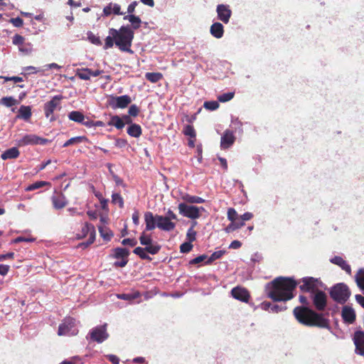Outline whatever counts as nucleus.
<instances>
[{
    "instance_id": "obj_1",
    "label": "nucleus",
    "mask_w": 364,
    "mask_h": 364,
    "mask_svg": "<svg viewBox=\"0 0 364 364\" xmlns=\"http://www.w3.org/2000/svg\"><path fill=\"white\" fill-rule=\"evenodd\" d=\"M298 283L293 278L279 277L266 285V292L274 301H287L294 297Z\"/></svg>"
},
{
    "instance_id": "obj_2",
    "label": "nucleus",
    "mask_w": 364,
    "mask_h": 364,
    "mask_svg": "<svg viewBox=\"0 0 364 364\" xmlns=\"http://www.w3.org/2000/svg\"><path fill=\"white\" fill-rule=\"evenodd\" d=\"M296 319L307 326H316L321 328H329V320L324 315L318 313L308 306H296L293 310Z\"/></svg>"
},
{
    "instance_id": "obj_3",
    "label": "nucleus",
    "mask_w": 364,
    "mask_h": 364,
    "mask_svg": "<svg viewBox=\"0 0 364 364\" xmlns=\"http://www.w3.org/2000/svg\"><path fill=\"white\" fill-rule=\"evenodd\" d=\"M109 34L114 38V44L121 51L132 53L131 50L134 31L129 26H122L119 30L109 28Z\"/></svg>"
},
{
    "instance_id": "obj_4",
    "label": "nucleus",
    "mask_w": 364,
    "mask_h": 364,
    "mask_svg": "<svg viewBox=\"0 0 364 364\" xmlns=\"http://www.w3.org/2000/svg\"><path fill=\"white\" fill-rule=\"evenodd\" d=\"M329 294L333 301L338 304H343L348 301L351 293L346 284L338 283L331 288Z\"/></svg>"
},
{
    "instance_id": "obj_5",
    "label": "nucleus",
    "mask_w": 364,
    "mask_h": 364,
    "mask_svg": "<svg viewBox=\"0 0 364 364\" xmlns=\"http://www.w3.org/2000/svg\"><path fill=\"white\" fill-rule=\"evenodd\" d=\"M78 331L75 328V319L68 316L65 317L59 325L58 336H75Z\"/></svg>"
},
{
    "instance_id": "obj_6",
    "label": "nucleus",
    "mask_w": 364,
    "mask_h": 364,
    "mask_svg": "<svg viewBox=\"0 0 364 364\" xmlns=\"http://www.w3.org/2000/svg\"><path fill=\"white\" fill-rule=\"evenodd\" d=\"M129 250L127 248L116 247L112 250V254L110 257L117 259L114 262L113 266L115 267H124L129 262Z\"/></svg>"
},
{
    "instance_id": "obj_7",
    "label": "nucleus",
    "mask_w": 364,
    "mask_h": 364,
    "mask_svg": "<svg viewBox=\"0 0 364 364\" xmlns=\"http://www.w3.org/2000/svg\"><path fill=\"white\" fill-rule=\"evenodd\" d=\"M63 98V95H55L50 101L45 103L43 107L44 114L46 117L49 119L50 122L56 119L53 114L57 108L59 109L61 108L60 101Z\"/></svg>"
},
{
    "instance_id": "obj_8",
    "label": "nucleus",
    "mask_w": 364,
    "mask_h": 364,
    "mask_svg": "<svg viewBox=\"0 0 364 364\" xmlns=\"http://www.w3.org/2000/svg\"><path fill=\"white\" fill-rule=\"evenodd\" d=\"M108 337L109 333L107 331V323H105L104 325L92 328L87 336V339L101 343L106 341Z\"/></svg>"
},
{
    "instance_id": "obj_9",
    "label": "nucleus",
    "mask_w": 364,
    "mask_h": 364,
    "mask_svg": "<svg viewBox=\"0 0 364 364\" xmlns=\"http://www.w3.org/2000/svg\"><path fill=\"white\" fill-rule=\"evenodd\" d=\"M178 208L180 214L193 220L200 217V209L204 210L203 207L198 208L194 205H188L185 203H180Z\"/></svg>"
},
{
    "instance_id": "obj_10",
    "label": "nucleus",
    "mask_w": 364,
    "mask_h": 364,
    "mask_svg": "<svg viewBox=\"0 0 364 364\" xmlns=\"http://www.w3.org/2000/svg\"><path fill=\"white\" fill-rule=\"evenodd\" d=\"M48 141L49 140L48 139L40 137L36 134H26L21 139L16 140V144L18 146L36 144L45 145Z\"/></svg>"
},
{
    "instance_id": "obj_11",
    "label": "nucleus",
    "mask_w": 364,
    "mask_h": 364,
    "mask_svg": "<svg viewBox=\"0 0 364 364\" xmlns=\"http://www.w3.org/2000/svg\"><path fill=\"white\" fill-rule=\"evenodd\" d=\"M89 235L88 240L85 243L80 244V246L87 247L92 244L95 240V226L89 223H85L84 226L82 228L81 234L78 236V238H83Z\"/></svg>"
},
{
    "instance_id": "obj_12",
    "label": "nucleus",
    "mask_w": 364,
    "mask_h": 364,
    "mask_svg": "<svg viewBox=\"0 0 364 364\" xmlns=\"http://www.w3.org/2000/svg\"><path fill=\"white\" fill-rule=\"evenodd\" d=\"M311 298L317 311H322L326 309L327 306V295L324 291L319 289L314 294H311Z\"/></svg>"
},
{
    "instance_id": "obj_13",
    "label": "nucleus",
    "mask_w": 364,
    "mask_h": 364,
    "mask_svg": "<svg viewBox=\"0 0 364 364\" xmlns=\"http://www.w3.org/2000/svg\"><path fill=\"white\" fill-rule=\"evenodd\" d=\"M318 282V280L314 277H304L299 282V283H302L299 286V289L303 292H309L311 294H314L319 290L317 286ZM297 283L299 284V282Z\"/></svg>"
},
{
    "instance_id": "obj_14",
    "label": "nucleus",
    "mask_w": 364,
    "mask_h": 364,
    "mask_svg": "<svg viewBox=\"0 0 364 364\" xmlns=\"http://www.w3.org/2000/svg\"><path fill=\"white\" fill-rule=\"evenodd\" d=\"M156 226L161 230L169 232L174 230L176 228V223L171 221L169 218L156 215Z\"/></svg>"
},
{
    "instance_id": "obj_15",
    "label": "nucleus",
    "mask_w": 364,
    "mask_h": 364,
    "mask_svg": "<svg viewBox=\"0 0 364 364\" xmlns=\"http://www.w3.org/2000/svg\"><path fill=\"white\" fill-rule=\"evenodd\" d=\"M218 18L225 23H228L232 15V11L228 5L219 4L217 6Z\"/></svg>"
},
{
    "instance_id": "obj_16",
    "label": "nucleus",
    "mask_w": 364,
    "mask_h": 364,
    "mask_svg": "<svg viewBox=\"0 0 364 364\" xmlns=\"http://www.w3.org/2000/svg\"><path fill=\"white\" fill-rule=\"evenodd\" d=\"M353 342L355 346V352L361 355H364V332L357 331L354 333Z\"/></svg>"
},
{
    "instance_id": "obj_17",
    "label": "nucleus",
    "mask_w": 364,
    "mask_h": 364,
    "mask_svg": "<svg viewBox=\"0 0 364 364\" xmlns=\"http://www.w3.org/2000/svg\"><path fill=\"white\" fill-rule=\"evenodd\" d=\"M132 102V99L129 95H122L119 97H112L110 105L113 108H125Z\"/></svg>"
},
{
    "instance_id": "obj_18",
    "label": "nucleus",
    "mask_w": 364,
    "mask_h": 364,
    "mask_svg": "<svg viewBox=\"0 0 364 364\" xmlns=\"http://www.w3.org/2000/svg\"><path fill=\"white\" fill-rule=\"evenodd\" d=\"M231 294L235 299L243 302H247L250 296L246 289L240 287L233 288Z\"/></svg>"
},
{
    "instance_id": "obj_19",
    "label": "nucleus",
    "mask_w": 364,
    "mask_h": 364,
    "mask_svg": "<svg viewBox=\"0 0 364 364\" xmlns=\"http://www.w3.org/2000/svg\"><path fill=\"white\" fill-rule=\"evenodd\" d=\"M235 140V137L233 135L232 131L227 129L225 131L223 135L221 137L220 146L223 149H228L232 146Z\"/></svg>"
},
{
    "instance_id": "obj_20",
    "label": "nucleus",
    "mask_w": 364,
    "mask_h": 364,
    "mask_svg": "<svg viewBox=\"0 0 364 364\" xmlns=\"http://www.w3.org/2000/svg\"><path fill=\"white\" fill-rule=\"evenodd\" d=\"M341 316L344 322L350 324L354 323L356 318L355 311L348 306H343Z\"/></svg>"
},
{
    "instance_id": "obj_21",
    "label": "nucleus",
    "mask_w": 364,
    "mask_h": 364,
    "mask_svg": "<svg viewBox=\"0 0 364 364\" xmlns=\"http://www.w3.org/2000/svg\"><path fill=\"white\" fill-rule=\"evenodd\" d=\"M53 207L55 209H62L66 206L68 202L62 193H56L51 197Z\"/></svg>"
},
{
    "instance_id": "obj_22",
    "label": "nucleus",
    "mask_w": 364,
    "mask_h": 364,
    "mask_svg": "<svg viewBox=\"0 0 364 364\" xmlns=\"http://www.w3.org/2000/svg\"><path fill=\"white\" fill-rule=\"evenodd\" d=\"M144 221L146 224V230L150 231L154 230L157 226L156 215L153 213L147 211L144 213Z\"/></svg>"
},
{
    "instance_id": "obj_23",
    "label": "nucleus",
    "mask_w": 364,
    "mask_h": 364,
    "mask_svg": "<svg viewBox=\"0 0 364 364\" xmlns=\"http://www.w3.org/2000/svg\"><path fill=\"white\" fill-rule=\"evenodd\" d=\"M331 262L339 266L343 270H344L348 274H351L350 266L340 256H335L330 259Z\"/></svg>"
},
{
    "instance_id": "obj_24",
    "label": "nucleus",
    "mask_w": 364,
    "mask_h": 364,
    "mask_svg": "<svg viewBox=\"0 0 364 364\" xmlns=\"http://www.w3.org/2000/svg\"><path fill=\"white\" fill-rule=\"evenodd\" d=\"M120 9L121 7L119 4L110 3L103 9V14L106 16H108L112 14L123 15L124 14L120 11Z\"/></svg>"
},
{
    "instance_id": "obj_25",
    "label": "nucleus",
    "mask_w": 364,
    "mask_h": 364,
    "mask_svg": "<svg viewBox=\"0 0 364 364\" xmlns=\"http://www.w3.org/2000/svg\"><path fill=\"white\" fill-rule=\"evenodd\" d=\"M210 32L216 38H220L224 34V27L222 23L216 22L210 26Z\"/></svg>"
},
{
    "instance_id": "obj_26",
    "label": "nucleus",
    "mask_w": 364,
    "mask_h": 364,
    "mask_svg": "<svg viewBox=\"0 0 364 364\" xmlns=\"http://www.w3.org/2000/svg\"><path fill=\"white\" fill-rule=\"evenodd\" d=\"M20 152L16 147H12L6 150L1 156L3 160L14 159L19 156Z\"/></svg>"
},
{
    "instance_id": "obj_27",
    "label": "nucleus",
    "mask_w": 364,
    "mask_h": 364,
    "mask_svg": "<svg viewBox=\"0 0 364 364\" xmlns=\"http://www.w3.org/2000/svg\"><path fill=\"white\" fill-rule=\"evenodd\" d=\"M32 115L31 109L29 106L22 105L18 109V118L23 119L25 121L30 119Z\"/></svg>"
},
{
    "instance_id": "obj_28",
    "label": "nucleus",
    "mask_w": 364,
    "mask_h": 364,
    "mask_svg": "<svg viewBox=\"0 0 364 364\" xmlns=\"http://www.w3.org/2000/svg\"><path fill=\"white\" fill-rule=\"evenodd\" d=\"M127 134L132 137L139 138L142 134V129L139 124H132L127 128Z\"/></svg>"
},
{
    "instance_id": "obj_29",
    "label": "nucleus",
    "mask_w": 364,
    "mask_h": 364,
    "mask_svg": "<svg viewBox=\"0 0 364 364\" xmlns=\"http://www.w3.org/2000/svg\"><path fill=\"white\" fill-rule=\"evenodd\" d=\"M87 141H88L87 138L85 136H78L72 137L64 143V144L63 145V147H68L71 145L80 144V143Z\"/></svg>"
},
{
    "instance_id": "obj_30",
    "label": "nucleus",
    "mask_w": 364,
    "mask_h": 364,
    "mask_svg": "<svg viewBox=\"0 0 364 364\" xmlns=\"http://www.w3.org/2000/svg\"><path fill=\"white\" fill-rule=\"evenodd\" d=\"M68 118L70 120L82 124L85 119V116L79 111H72L68 114Z\"/></svg>"
},
{
    "instance_id": "obj_31",
    "label": "nucleus",
    "mask_w": 364,
    "mask_h": 364,
    "mask_svg": "<svg viewBox=\"0 0 364 364\" xmlns=\"http://www.w3.org/2000/svg\"><path fill=\"white\" fill-rule=\"evenodd\" d=\"M183 200L189 203H203L205 200L199 196H191L186 193L182 196Z\"/></svg>"
},
{
    "instance_id": "obj_32",
    "label": "nucleus",
    "mask_w": 364,
    "mask_h": 364,
    "mask_svg": "<svg viewBox=\"0 0 364 364\" xmlns=\"http://www.w3.org/2000/svg\"><path fill=\"white\" fill-rule=\"evenodd\" d=\"M98 228L100 235L104 240L109 241L112 238L114 234L109 228L103 226H100Z\"/></svg>"
},
{
    "instance_id": "obj_33",
    "label": "nucleus",
    "mask_w": 364,
    "mask_h": 364,
    "mask_svg": "<svg viewBox=\"0 0 364 364\" xmlns=\"http://www.w3.org/2000/svg\"><path fill=\"white\" fill-rule=\"evenodd\" d=\"M124 20H128L131 23L134 29H137L140 27L141 25V19L139 16H136L132 14L127 15L124 16Z\"/></svg>"
},
{
    "instance_id": "obj_34",
    "label": "nucleus",
    "mask_w": 364,
    "mask_h": 364,
    "mask_svg": "<svg viewBox=\"0 0 364 364\" xmlns=\"http://www.w3.org/2000/svg\"><path fill=\"white\" fill-rule=\"evenodd\" d=\"M245 225L244 222H240V220H234V222H231L225 228V231L227 233H230L236 230L242 228Z\"/></svg>"
},
{
    "instance_id": "obj_35",
    "label": "nucleus",
    "mask_w": 364,
    "mask_h": 364,
    "mask_svg": "<svg viewBox=\"0 0 364 364\" xmlns=\"http://www.w3.org/2000/svg\"><path fill=\"white\" fill-rule=\"evenodd\" d=\"M145 78L152 83H156L163 79V75L161 73H146Z\"/></svg>"
},
{
    "instance_id": "obj_36",
    "label": "nucleus",
    "mask_w": 364,
    "mask_h": 364,
    "mask_svg": "<svg viewBox=\"0 0 364 364\" xmlns=\"http://www.w3.org/2000/svg\"><path fill=\"white\" fill-rule=\"evenodd\" d=\"M90 68H79L76 70V76L83 80H89L90 79Z\"/></svg>"
},
{
    "instance_id": "obj_37",
    "label": "nucleus",
    "mask_w": 364,
    "mask_h": 364,
    "mask_svg": "<svg viewBox=\"0 0 364 364\" xmlns=\"http://www.w3.org/2000/svg\"><path fill=\"white\" fill-rule=\"evenodd\" d=\"M108 124L114 126L118 129H122L124 127L123 119L117 115L113 116Z\"/></svg>"
},
{
    "instance_id": "obj_38",
    "label": "nucleus",
    "mask_w": 364,
    "mask_h": 364,
    "mask_svg": "<svg viewBox=\"0 0 364 364\" xmlns=\"http://www.w3.org/2000/svg\"><path fill=\"white\" fill-rule=\"evenodd\" d=\"M133 252L138 255L141 259L151 260V257L146 254L145 247H137L133 250Z\"/></svg>"
},
{
    "instance_id": "obj_39",
    "label": "nucleus",
    "mask_w": 364,
    "mask_h": 364,
    "mask_svg": "<svg viewBox=\"0 0 364 364\" xmlns=\"http://www.w3.org/2000/svg\"><path fill=\"white\" fill-rule=\"evenodd\" d=\"M46 186H50V183L47 182V181H36V182L29 185L28 186H27L25 190L26 191H32L43 188Z\"/></svg>"
},
{
    "instance_id": "obj_40",
    "label": "nucleus",
    "mask_w": 364,
    "mask_h": 364,
    "mask_svg": "<svg viewBox=\"0 0 364 364\" xmlns=\"http://www.w3.org/2000/svg\"><path fill=\"white\" fill-rule=\"evenodd\" d=\"M183 133L191 138L195 139L196 136V132L193 127V126L190 124H186L183 130Z\"/></svg>"
},
{
    "instance_id": "obj_41",
    "label": "nucleus",
    "mask_w": 364,
    "mask_h": 364,
    "mask_svg": "<svg viewBox=\"0 0 364 364\" xmlns=\"http://www.w3.org/2000/svg\"><path fill=\"white\" fill-rule=\"evenodd\" d=\"M357 285L364 290V269H360L355 276Z\"/></svg>"
},
{
    "instance_id": "obj_42",
    "label": "nucleus",
    "mask_w": 364,
    "mask_h": 364,
    "mask_svg": "<svg viewBox=\"0 0 364 364\" xmlns=\"http://www.w3.org/2000/svg\"><path fill=\"white\" fill-rule=\"evenodd\" d=\"M139 241L141 245H145L146 247L151 244L152 239L151 235H146L143 232L139 237Z\"/></svg>"
},
{
    "instance_id": "obj_43",
    "label": "nucleus",
    "mask_w": 364,
    "mask_h": 364,
    "mask_svg": "<svg viewBox=\"0 0 364 364\" xmlns=\"http://www.w3.org/2000/svg\"><path fill=\"white\" fill-rule=\"evenodd\" d=\"M0 102L6 107H10L16 104V100L12 97H4L0 100Z\"/></svg>"
},
{
    "instance_id": "obj_44",
    "label": "nucleus",
    "mask_w": 364,
    "mask_h": 364,
    "mask_svg": "<svg viewBox=\"0 0 364 364\" xmlns=\"http://www.w3.org/2000/svg\"><path fill=\"white\" fill-rule=\"evenodd\" d=\"M225 251L224 250H219L214 252L210 257L208 259V260L205 262L206 264H210L213 261L220 259L224 254Z\"/></svg>"
},
{
    "instance_id": "obj_45",
    "label": "nucleus",
    "mask_w": 364,
    "mask_h": 364,
    "mask_svg": "<svg viewBox=\"0 0 364 364\" xmlns=\"http://www.w3.org/2000/svg\"><path fill=\"white\" fill-rule=\"evenodd\" d=\"M145 248H146V252L151 254V255H156L160 251L161 246L156 243V244L151 243V245L145 247Z\"/></svg>"
},
{
    "instance_id": "obj_46",
    "label": "nucleus",
    "mask_w": 364,
    "mask_h": 364,
    "mask_svg": "<svg viewBox=\"0 0 364 364\" xmlns=\"http://www.w3.org/2000/svg\"><path fill=\"white\" fill-rule=\"evenodd\" d=\"M235 93L232 92H229L226 93H223L218 97V100L221 102H226L231 100L234 97Z\"/></svg>"
},
{
    "instance_id": "obj_47",
    "label": "nucleus",
    "mask_w": 364,
    "mask_h": 364,
    "mask_svg": "<svg viewBox=\"0 0 364 364\" xmlns=\"http://www.w3.org/2000/svg\"><path fill=\"white\" fill-rule=\"evenodd\" d=\"M203 107L208 110L213 111L219 107V103L217 101H206L204 102Z\"/></svg>"
},
{
    "instance_id": "obj_48",
    "label": "nucleus",
    "mask_w": 364,
    "mask_h": 364,
    "mask_svg": "<svg viewBox=\"0 0 364 364\" xmlns=\"http://www.w3.org/2000/svg\"><path fill=\"white\" fill-rule=\"evenodd\" d=\"M227 217L228 219L231 222H234V220H238V218H240L237 211L233 208H228Z\"/></svg>"
},
{
    "instance_id": "obj_49",
    "label": "nucleus",
    "mask_w": 364,
    "mask_h": 364,
    "mask_svg": "<svg viewBox=\"0 0 364 364\" xmlns=\"http://www.w3.org/2000/svg\"><path fill=\"white\" fill-rule=\"evenodd\" d=\"M112 202L114 204H119V208L124 207V200L119 193H113L112 195Z\"/></svg>"
},
{
    "instance_id": "obj_50",
    "label": "nucleus",
    "mask_w": 364,
    "mask_h": 364,
    "mask_svg": "<svg viewBox=\"0 0 364 364\" xmlns=\"http://www.w3.org/2000/svg\"><path fill=\"white\" fill-rule=\"evenodd\" d=\"M14 45H16L18 46V48L21 46H23L24 43H25V38L23 36H21V35H18V34H16L14 37H13V41H12Z\"/></svg>"
},
{
    "instance_id": "obj_51",
    "label": "nucleus",
    "mask_w": 364,
    "mask_h": 364,
    "mask_svg": "<svg viewBox=\"0 0 364 364\" xmlns=\"http://www.w3.org/2000/svg\"><path fill=\"white\" fill-rule=\"evenodd\" d=\"M194 225L190 228L186 233V237L188 242H192L196 239V232L193 230Z\"/></svg>"
},
{
    "instance_id": "obj_52",
    "label": "nucleus",
    "mask_w": 364,
    "mask_h": 364,
    "mask_svg": "<svg viewBox=\"0 0 364 364\" xmlns=\"http://www.w3.org/2000/svg\"><path fill=\"white\" fill-rule=\"evenodd\" d=\"M114 43V38L113 36L110 34L105 38V42L104 45V49L107 50L113 47Z\"/></svg>"
},
{
    "instance_id": "obj_53",
    "label": "nucleus",
    "mask_w": 364,
    "mask_h": 364,
    "mask_svg": "<svg viewBox=\"0 0 364 364\" xmlns=\"http://www.w3.org/2000/svg\"><path fill=\"white\" fill-rule=\"evenodd\" d=\"M193 248V245L190 242H186L181 245L180 251L182 253H188Z\"/></svg>"
},
{
    "instance_id": "obj_54",
    "label": "nucleus",
    "mask_w": 364,
    "mask_h": 364,
    "mask_svg": "<svg viewBox=\"0 0 364 364\" xmlns=\"http://www.w3.org/2000/svg\"><path fill=\"white\" fill-rule=\"evenodd\" d=\"M129 116L136 117L139 113V109L136 105H132L128 110Z\"/></svg>"
},
{
    "instance_id": "obj_55",
    "label": "nucleus",
    "mask_w": 364,
    "mask_h": 364,
    "mask_svg": "<svg viewBox=\"0 0 364 364\" xmlns=\"http://www.w3.org/2000/svg\"><path fill=\"white\" fill-rule=\"evenodd\" d=\"M88 38L92 43H93L96 46L102 45V41L99 36H97L91 33L88 36Z\"/></svg>"
},
{
    "instance_id": "obj_56",
    "label": "nucleus",
    "mask_w": 364,
    "mask_h": 364,
    "mask_svg": "<svg viewBox=\"0 0 364 364\" xmlns=\"http://www.w3.org/2000/svg\"><path fill=\"white\" fill-rule=\"evenodd\" d=\"M123 245H129L130 247H134L137 244V241L134 238H126L122 241Z\"/></svg>"
},
{
    "instance_id": "obj_57",
    "label": "nucleus",
    "mask_w": 364,
    "mask_h": 364,
    "mask_svg": "<svg viewBox=\"0 0 364 364\" xmlns=\"http://www.w3.org/2000/svg\"><path fill=\"white\" fill-rule=\"evenodd\" d=\"M207 259V255H200L198 257H196V258L191 259L189 263L191 264H199L203 261H205V259Z\"/></svg>"
},
{
    "instance_id": "obj_58",
    "label": "nucleus",
    "mask_w": 364,
    "mask_h": 364,
    "mask_svg": "<svg viewBox=\"0 0 364 364\" xmlns=\"http://www.w3.org/2000/svg\"><path fill=\"white\" fill-rule=\"evenodd\" d=\"M15 27H21L23 24V21L20 17L11 18L9 21Z\"/></svg>"
},
{
    "instance_id": "obj_59",
    "label": "nucleus",
    "mask_w": 364,
    "mask_h": 364,
    "mask_svg": "<svg viewBox=\"0 0 364 364\" xmlns=\"http://www.w3.org/2000/svg\"><path fill=\"white\" fill-rule=\"evenodd\" d=\"M114 145L119 148H124L127 145V139L118 138L115 139Z\"/></svg>"
},
{
    "instance_id": "obj_60",
    "label": "nucleus",
    "mask_w": 364,
    "mask_h": 364,
    "mask_svg": "<svg viewBox=\"0 0 364 364\" xmlns=\"http://www.w3.org/2000/svg\"><path fill=\"white\" fill-rule=\"evenodd\" d=\"M253 218V214L252 213H250V212H246L243 215H240V219L241 220H240V222H244L245 221H247V220H251L252 218Z\"/></svg>"
},
{
    "instance_id": "obj_61",
    "label": "nucleus",
    "mask_w": 364,
    "mask_h": 364,
    "mask_svg": "<svg viewBox=\"0 0 364 364\" xmlns=\"http://www.w3.org/2000/svg\"><path fill=\"white\" fill-rule=\"evenodd\" d=\"M117 297L120 299L129 301V300L136 298L137 296H134V295L129 294H118Z\"/></svg>"
},
{
    "instance_id": "obj_62",
    "label": "nucleus",
    "mask_w": 364,
    "mask_h": 364,
    "mask_svg": "<svg viewBox=\"0 0 364 364\" xmlns=\"http://www.w3.org/2000/svg\"><path fill=\"white\" fill-rule=\"evenodd\" d=\"M18 49L21 52L28 54L31 51V46L24 43L23 46H20Z\"/></svg>"
},
{
    "instance_id": "obj_63",
    "label": "nucleus",
    "mask_w": 364,
    "mask_h": 364,
    "mask_svg": "<svg viewBox=\"0 0 364 364\" xmlns=\"http://www.w3.org/2000/svg\"><path fill=\"white\" fill-rule=\"evenodd\" d=\"M107 358L109 362H111L112 364H119V358L115 355H107Z\"/></svg>"
},
{
    "instance_id": "obj_64",
    "label": "nucleus",
    "mask_w": 364,
    "mask_h": 364,
    "mask_svg": "<svg viewBox=\"0 0 364 364\" xmlns=\"http://www.w3.org/2000/svg\"><path fill=\"white\" fill-rule=\"evenodd\" d=\"M76 361H79V358L75 356L69 360H65L59 364H76Z\"/></svg>"
}]
</instances>
